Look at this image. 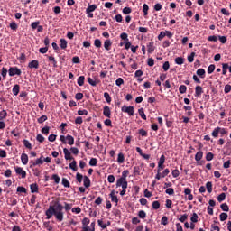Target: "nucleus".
Instances as JSON below:
<instances>
[{
	"mask_svg": "<svg viewBox=\"0 0 231 231\" xmlns=\"http://www.w3.org/2000/svg\"><path fill=\"white\" fill-rule=\"evenodd\" d=\"M97 10V5H88L86 9V14H91V12H95Z\"/></svg>",
	"mask_w": 231,
	"mask_h": 231,
	"instance_id": "nucleus-23",
	"label": "nucleus"
},
{
	"mask_svg": "<svg viewBox=\"0 0 231 231\" xmlns=\"http://www.w3.org/2000/svg\"><path fill=\"white\" fill-rule=\"evenodd\" d=\"M19 89H20V87L19 85H14L13 87V94L17 97V95H19Z\"/></svg>",
	"mask_w": 231,
	"mask_h": 231,
	"instance_id": "nucleus-40",
	"label": "nucleus"
},
{
	"mask_svg": "<svg viewBox=\"0 0 231 231\" xmlns=\"http://www.w3.org/2000/svg\"><path fill=\"white\" fill-rule=\"evenodd\" d=\"M63 153L65 156V160H73V156H71V152L68 150V148L63 149Z\"/></svg>",
	"mask_w": 231,
	"mask_h": 231,
	"instance_id": "nucleus-15",
	"label": "nucleus"
},
{
	"mask_svg": "<svg viewBox=\"0 0 231 231\" xmlns=\"http://www.w3.org/2000/svg\"><path fill=\"white\" fill-rule=\"evenodd\" d=\"M217 199L219 203H222V201H225L226 199V193H221L217 197Z\"/></svg>",
	"mask_w": 231,
	"mask_h": 231,
	"instance_id": "nucleus-28",
	"label": "nucleus"
},
{
	"mask_svg": "<svg viewBox=\"0 0 231 231\" xmlns=\"http://www.w3.org/2000/svg\"><path fill=\"white\" fill-rule=\"evenodd\" d=\"M21 162H22L23 165H28V154L22 153Z\"/></svg>",
	"mask_w": 231,
	"mask_h": 231,
	"instance_id": "nucleus-20",
	"label": "nucleus"
},
{
	"mask_svg": "<svg viewBox=\"0 0 231 231\" xmlns=\"http://www.w3.org/2000/svg\"><path fill=\"white\" fill-rule=\"evenodd\" d=\"M124 162H125V157L124 156V153H118L117 163H124Z\"/></svg>",
	"mask_w": 231,
	"mask_h": 231,
	"instance_id": "nucleus-27",
	"label": "nucleus"
},
{
	"mask_svg": "<svg viewBox=\"0 0 231 231\" xmlns=\"http://www.w3.org/2000/svg\"><path fill=\"white\" fill-rule=\"evenodd\" d=\"M23 145L26 147V149H32V143L26 139L23 140Z\"/></svg>",
	"mask_w": 231,
	"mask_h": 231,
	"instance_id": "nucleus-58",
	"label": "nucleus"
},
{
	"mask_svg": "<svg viewBox=\"0 0 231 231\" xmlns=\"http://www.w3.org/2000/svg\"><path fill=\"white\" fill-rule=\"evenodd\" d=\"M82 223V231H89V223H91V220L88 217H84L81 221Z\"/></svg>",
	"mask_w": 231,
	"mask_h": 231,
	"instance_id": "nucleus-6",
	"label": "nucleus"
},
{
	"mask_svg": "<svg viewBox=\"0 0 231 231\" xmlns=\"http://www.w3.org/2000/svg\"><path fill=\"white\" fill-rule=\"evenodd\" d=\"M122 113H127L129 116H134V106H123L121 107Z\"/></svg>",
	"mask_w": 231,
	"mask_h": 231,
	"instance_id": "nucleus-3",
	"label": "nucleus"
},
{
	"mask_svg": "<svg viewBox=\"0 0 231 231\" xmlns=\"http://www.w3.org/2000/svg\"><path fill=\"white\" fill-rule=\"evenodd\" d=\"M33 176L39 178L41 176V170L39 168H32Z\"/></svg>",
	"mask_w": 231,
	"mask_h": 231,
	"instance_id": "nucleus-36",
	"label": "nucleus"
},
{
	"mask_svg": "<svg viewBox=\"0 0 231 231\" xmlns=\"http://www.w3.org/2000/svg\"><path fill=\"white\" fill-rule=\"evenodd\" d=\"M179 91L181 95L187 93V86L185 85H180L179 88Z\"/></svg>",
	"mask_w": 231,
	"mask_h": 231,
	"instance_id": "nucleus-43",
	"label": "nucleus"
},
{
	"mask_svg": "<svg viewBox=\"0 0 231 231\" xmlns=\"http://www.w3.org/2000/svg\"><path fill=\"white\" fill-rule=\"evenodd\" d=\"M167 37L166 31H162L160 34L157 36L158 41H163Z\"/></svg>",
	"mask_w": 231,
	"mask_h": 231,
	"instance_id": "nucleus-31",
	"label": "nucleus"
},
{
	"mask_svg": "<svg viewBox=\"0 0 231 231\" xmlns=\"http://www.w3.org/2000/svg\"><path fill=\"white\" fill-rule=\"evenodd\" d=\"M97 163H98V160L97 158H91L89 161L90 167H97Z\"/></svg>",
	"mask_w": 231,
	"mask_h": 231,
	"instance_id": "nucleus-39",
	"label": "nucleus"
},
{
	"mask_svg": "<svg viewBox=\"0 0 231 231\" xmlns=\"http://www.w3.org/2000/svg\"><path fill=\"white\" fill-rule=\"evenodd\" d=\"M103 115L106 118H111V108L108 106L103 107Z\"/></svg>",
	"mask_w": 231,
	"mask_h": 231,
	"instance_id": "nucleus-10",
	"label": "nucleus"
},
{
	"mask_svg": "<svg viewBox=\"0 0 231 231\" xmlns=\"http://www.w3.org/2000/svg\"><path fill=\"white\" fill-rule=\"evenodd\" d=\"M154 50H156V47H154V42H149L147 44L148 53H154Z\"/></svg>",
	"mask_w": 231,
	"mask_h": 231,
	"instance_id": "nucleus-17",
	"label": "nucleus"
},
{
	"mask_svg": "<svg viewBox=\"0 0 231 231\" xmlns=\"http://www.w3.org/2000/svg\"><path fill=\"white\" fill-rule=\"evenodd\" d=\"M14 169L18 176H21L22 178H26V171H24L23 168L19 166L14 167Z\"/></svg>",
	"mask_w": 231,
	"mask_h": 231,
	"instance_id": "nucleus-8",
	"label": "nucleus"
},
{
	"mask_svg": "<svg viewBox=\"0 0 231 231\" xmlns=\"http://www.w3.org/2000/svg\"><path fill=\"white\" fill-rule=\"evenodd\" d=\"M87 81L88 82V84H90V86H93V87L97 86V84H100V80L98 79L93 80V79L91 78H88Z\"/></svg>",
	"mask_w": 231,
	"mask_h": 231,
	"instance_id": "nucleus-21",
	"label": "nucleus"
},
{
	"mask_svg": "<svg viewBox=\"0 0 231 231\" xmlns=\"http://www.w3.org/2000/svg\"><path fill=\"white\" fill-rule=\"evenodd\" d=\"M6 116H8V112H6V110H2L0 112V121L6 120Z\"/></svg>",
	"mask_w": 231,
	"mask_h": 231,
	"instance_id": "nucleus-26",
	"label": "nucleus"
},
{
	"mask_svg": "<svg viewBox=\"0 0 231 231\" xmlns=\"http://www.w3.org/2000/svg\"><path fill=\"white\" fill-rule=\"evenodd\" d=\"M219 131H220V127L219 126L216 127L211 133V136H213V138H217V136H219Z\"/></svg>",
	"mask_w": 231,
	"mask_h": 231,
	"instance_id": "nucleus-24",
	"label": "nucleus"
},
{
	"mask_svg": "<svg viewBox=\"0 0 231 231\" xmlns=\"http://www.w3.org/2000/svg\"><path fill=\"white\" fill-rule=\"evenodd\" d=\"M64 208H65L66 212H69V210H71V208H73V204L64 202Z\"/></svg>",
	"mask_w": 231,
	"mask_h": 231,
	"instance_id": "nucleus-33",
	"label": "nucleus"
},
{
	"mask_svg": "<svg viewBox=\"0 0 231 231\" xmlns=\"http://www.w3.org/2000/svg\"><path fill=\"white\" fill-rule=\"evenodd\" d=\"M184 62H185V59L181 57H177L175 59V63H177L179 66H181V64H184Z\"/></svg>",
	"mask_w": 231,
	"mask_h": 231,
	"instance_id": "nucleus-35",
	"label": "nucleus"
},
{
	"mask_svg": "<svg viewBox=\"0 0 231 231\" xmlns=\"http://www.w3.org/2000/svg\"><path fill=\"white\" fill-rule=\"evenodd\" d=\"M69 169H71L74 171H77V161H73L71 163H69Z\"/></svg>",
	"mask_w": 231,
	"mask_h": 231,
	"instance_id": "nucleus-49",
	"label": "nucleus"
},
{
	"mask_svg": "<svg viewBox=\"0 0 231 231\" xmlns=\"http://www.w3.org/2000/svg\"><path fill=\"white\" fill-rule=\"evenodd\" d=\"M48 60L50 62H52L53 68H57V60H55V57L53 56H48Z\"/></svg>",
	"mask_w": 231,
	"mask_h": 231,
	"instance_id": "nucleus-32",
	"label": "nucleus"
},
{
	"mask_svg": "<svg viewBox=\"0 0 231 231\" xmlns=\"http://www.w3.org/2000/svg\"><path fill=\"white\" fill-rule=\"evenodd\" d=\"M206 189H207L208 194L212 193V182L208 181L206 183Z\"/></svg>",
	"mask_w": 231,
	"mask_h": 231,
	"instance_id": "nucleus-46",
	"label": "nucleus"
},
{
	"mask_svg": "<svg viewBox=\"0 0 231 231\" xmlns=\"http://www.w3.org/2000/svg\"><path fill=\"white\" fill-rule=\"evenodd\" d=\"M104 98L106 100L107 104H111V96L109 95V93L105 92Z\"/></svg>",
	"mask_w": 231,
	"mask_h": 231,
	"instance_id": "nucleus-54",
	"label": "nucleus"
},
{
	"mask_svg": "<svg viewBox=\"0 0 231 231\" xmlns=\"http://www.w3.org/2000/svg\"><path fill=\"white\" fill-rule=\"evenodd\" d=\"M46 120H48V116H42L41 117H39L37 119L38 124H44V122H46Z\"/></svg>",
	"mask_w": 231,
	"mask_h": 231,
	"instance_id": "nucleus-42",
	"label": "nucleus"
},
{
	"mask_svg": "<svg viewBox=\"0 0 231 231\" xmlns=\"http://www.w3.org/2000/svg\"><path fill=\"white\" fill-rule=\"evenodd\" d=\"M185 196H188L189 201H192L194 199V196L192 195V190H190L189 188H186L184 189Z\"/></svg>",
	"mask_w": 231,
	"mask_h": 231,
	"instance_id": "nucleus-14",
	"label": "nucleus"
},
{
	"mask_svg": "<svg viewBox=\"0 0 231 231\" xmlns=\"http://www.w3.org/2000/svg\"><path fill=\"white\" fill-rule=\"evenodd\" d=\"M28 68L30 69H39V60H33L31 62L28 63Z\"/></svg>",
	"mask_w": 231,
	"mask_h": 231,
	"instance_id": "nucleus-9",
	"label": "nucleus"
},
{
	"mask_svg": "<svg viewBox=\"0 0 231 231\" xmlns=\"http://www.w3.org/2000/svg\"><path fill=\"white\" fill-rule=\"evenodd\" d=\"M140 166L134 167V176H140Z\"/></svg>",
	"mask_w": 231,
	"mask_h": 231,
	"instance_id": "nucleus-59",
	"label": "nucleus"
},
{
	"mask_svg": "<svg viewBox=\"0 0 231 231\" xmlns=\"http://www.w3.org/2000/svg\"><path fill=\"white\" fill-rule=\"evenodd\" d=\"M36 165H42L44 163V162L46 163H51V158L50 157H46L44 158V156H41L40 158L36 159Z\"/></svg>",
	"mask_w": 231,
	"mask_h": 231,
	"instance_id": "nucleus-5",
	"label": "nucleus"
},
{
	"mask_svg": "<svg viewBox=\"0 0 231 231\" xmlns=\"http://www.w3.org/2000/svg\"><path fill=\"white\" fill-rule=\"evenodd\" d=\"M203 159V151L197 152L195 155V160L198 162V165H202L205 163V161H201Z\"/></svg>",
	"mask_w": 231,
	"mask_h": 231,
	"instance_id": "nucleus-7",
	"label": "nucleus"
},
{
	"mask_svg": "<svg viewBox=\"0 0 231 231\" xmlns=\"http://www.w3.org/2000/svg\"><path fill=\"white\" fill-rule=\"evenodd\" d=\"M220 208L224 211V212H228V210H230V208L228 207L227 203H223L220 205Z\"/></svg>",
	"mask_w": 231,
	"mask_h": 231,
	"instance_id": "nucleus-38",
	"label": "nucleus"
},
{
	"mask_svg": "<svg viewBox=\"0 0 231 231\" xmlns=\"http://www.w3.org/2000/svg\"><path fill=\"white\" fill-rule=\"evenodd\" d=\"M230 91H231V85H226L225 86V88H224V93H226V94H228V93H230Z\"/></svg>",
	"mask_w": 231,
	"mask_h": 231,
	"instance_id": "nucleus-63",
	"label": "nucleus"
},
{
	"mask_svg": "<svg viewBox=\"0 0 231 231\" xmlns=\"http://www.w3.org/2000/svg\"><path fill=\"white\" fill-rule=\"evenodd\" d=\"M61 183H62L63 187L69 189L70 184H69V180H68V179L63 178Z\"/></svg>",
	"mask_w": 231,
	"mask_h": 231,
	"instance_id": "nucleus-37",
	"label": "nucleus"
},
{
	"mask_svg": "<svg viewBox=\"0 0 231 231\" xmlns=\"http://www.w3.org/2000/svg\"><path fill=\"white\" fill-rule=\"evenodd\" d=\"M60 46L61 50H66V48H68V41H66V39L61 38L60 40Z\"/></svg>",
	"mask_w": 231,
	"mask_h": 231,
	"instance_id": "nucleus-22",
	"label": "nucleus"
},
{
	"mask_svg": "<svg viewBox=\"0 0 231 231\" xmlns=\"http://www.w3.org/2000/svg\"><path fill=\"white\" fill-rule=\"evenodd\" d=\"M152 207L153 210H158L160 208V202L158 200L153 201Z\"/></svg>",
	"mask_w": 231,
	"mask_h": 231,
	"instance_id": "nucleus-51",
	"label": "nucleus"
},
{
	"mask_svg": "<svg viewBox=\"0 0 231 231\" xmlns=\"http://www.w3.org/2000/svg\"><path fill=\"white\" fill-rule=\"evenodd\" d=\"M115 194H116V191H115V189H113L111 191V193L109 194V196L111 198V201L113 203H116V205H118V197L116 195H115Z\"/></svg>",
	"mask_w": 231,
	"mask_h": 231,
	"instance_id": "nucleus-12",
	"label": "nucleus"
},
{
	"mask_svg": "<svg viewBox=\"0 0 231 231\" xmlns=\"http://www.w3.org/2000/svg\"><path fill=\"white\" fill-rule=\"evenodd\" d=\"M171 68V64L169 63V61H165L162 65V69L164 71H169V69Z\"/></svg>",
	"mask_w": 231,
	"mask_h": 231,
	"instance_id": "nucleus-57",
	"label": "nucleus"
},
{
	"mask_svg": "<svg viewBox=\"0 0 231 231\" xmlns=\"http://www.w3.org/2000/svg\"><path fill=\"white\" fill-rule=\"evenodd\" d=\"M214 160V153L212 152H208L206 154V161L207 162H212Z\"/></svg>",
	"mask_w": 231,
	"mask_h": 231,
	"instance_id": "nucleus-41",
	"label": "nucleus"
},
{
	"mask_svg": "<svg viewBox=\"0 0 231 231\" xmlns=\"http://www.w3.org/2000/svg\"><path fill=\"white\" fill-rule=\"evenodd\" d=\"M205 73H206V71H205L204 69H199L197 70V75H198L199 77H200V79H205Z\"/></svg>",
	"mask_w": 231,
	"mask_h": 231,
	"instance_id": "nucleus-29",
	"label": "nucleus"
},
{
	"mask_svg": "<svg viewBox=\"0 0 231 231\" xmlns=\"http://www.w3.org/2000/svg\"><path fill=\"white\" fill-rule=\"evenodd\" d=\"M138 216L141 219H145L147 217V213H145L143 210H140L138 212Z\"/></svg>",
	"mask_w": 231,
	"mask_h": 231,
	"instance_id": "nucleus-48",
	"label": "nucleus"
},
{
	"mask_svg": "<svg viewBox=\"0 0 231 231\" xmlns=\"http://www.w3.org/2000/svg\"><path fill=\"white\" fill-rule=\"evenodd\" d=\"M127 176H129V171L125 170V171L122 172L121 178H119L118 180L126 181Z\"/></svg>",
	"mask_w": 231,
	"mask_h": 231,
	"instance_id": "nucleus-25",
	"label": "nucleus"
},
{
	"mask_svg": "<svg viewBox=\"0 0 231 231\" xmlns=\"http://www.w3.org/2000/svg\"><path fill=\"white\" fill-rule=\"evenodd\" d=\"M111 46H113V42H111V40H106L104 42V48L105 50H106V51H109V50H111Z\"/></svg>",
	"mask_w": 231,
	"mask_h": 231,
	"instance_id": "nucleus-18",
	"label": "nucleus"
},
{
	"mask_svg": "<svg viewBox=\"0 0 231 231\" xmlns=\"http://www.w3.org/2000/svg\"><path fill=\"white\" fill-rule=\"evenodd\" d=\"M215 69H216V65H214V64L209 65L208 67V75H212V73H214Z\"/></svg>",
	"mask_w": 231,
	"mask_h": 231,
	"instance_id": "nucleus-34",
	"label": "nucleus"
},
{
	"mask_svg": "<svg viewBox=\"0 0 231 231\" xmlns=\"http://www.w3.org/2000/svg\"><path fill=\"white\" fill-rule=\"evenodd\" d=\"M60 140L64 144L68 143L69 145H73L75 143V138H73L70 134H68L67 136L60 135ZM66 140L68 142H66Z\"/></svg>",
	"mask_w": 231,
	"mask_h": 231,
	"instance_id": "nucleus-2",
	"label": "nucleus"
},
{
	"mask_svg": "<svg viewBox=\"0 0 231 231\" xmlns=\"http://www.w3.org/2000/svg\"><path fill=\"white\" fill-rule=\"evenodd\" d=\"M94 46H96V48H102V42L100 39H96L94 41Z\"/></svg>",
	"mask_w": 231,
	"mask_h": 231,
	"instance_id": "nucleus-52",
	"label": "nucleus"
},
{
	"mask_svg": "<svg viewBox=\"0 0 231 231\" xmlns=\"http://www.w3.org/2000/svg\"><path fill=\"white\" fill-rule=\"evenodd\" d=\"M83 185L86 189H89V187H91V180H89L88 176H84Z\"/></svg>",
	"mask_w": 231,
	"mask_h": 231,
	"instance_id": "nucleus-16",
	"label": "nucleus"
},
{
	"mask_svg": "<svg viewBox=\"0 0 231 231\" xmlns=\"http://www.w3.org/2000/svg\"><path fill=\"white\" fill-rule=\"evenodd\" d=\"M138 113L143 120H147V116H145V112L143 111V108H139Z\"/></svg>",
	"mask_w": 231,
	"mask_h": 231,
	"instance_id": "nucleus-30",
	"label": "nucleus"
},
{
	"mask_svg": "<svg viewBox=\"0 0 231 231\" xmlns=\"http://www.w3.org/2000/svg\"><path fill=\"white\" fill-rule=\"evenodd\" d=\"M171 175H172L174 178H178V176H180V170H178V169L173 170L172 172H171Z\"/></svg>",
	"mask_w": 231,
	"mask_h": 231,
	"instance_id": "nucleus-64",
	"label": "nucleus"
},
{
	"mask_svg": "<svg viewBox=\"0 0 231 231\" xmlns=\"http://www.w3.org/2000/svg\"><path fill=\"white\" fill-rule=\"evenodd\" d=\"M199 217H198V214L193 213L192 217H190L191 223H198V219Z\"/></svg>",
	"mask_w": 231,
	"mask_h": 231,
	"instance_id": "nucleus-53",
	"label": "nucleus"
},
{
	"mask_svg": "<svg viewBox=\"0 0 231 231\" xmlns=\"http://www.w3.org/2000/svg\"><path fill=\"white\" fill-rule=\"evenodd\" d=\"M84 80H86V78L84 76H79L78 78V85L84 86Z\"/></svg>",
	"mask_w": 231,
	"mask_h": 231,
	"instance_id": "nucleus-45",
	"label": "nucleus"
},
{
	"mask_svg": "<svg viewBox=\"0 0 231 231\" xmlns=\"http://www.w3.org/2000/svg\"><path fill=\"white\" fill-rule=\"evenodd\" d=\"M64 206L60 204L59 200L54 201L53 206H49V208L45 211L46 219H51L55 216L57 221H64Z\"/></svg>",
	"mask_w": 231,
	"mask_h": 231,
	"instance_id": "nucleus-1",
	"label": "nucleus"
},
{
	"mask_svg": "<svg viewBox=\"0 0 231 231\" xmlns=\"http://www.w3.org/2000/svg\"><path fill=\"white\" fill-rule=\"evenodd\" d=\"M194 57H196V52H191L189 56H188V62H194Z\"/></svg>",
	"mask_w": 231,
	"mask_h": 231,
	"instance_id": "nucleus-60",
	"label": "nucleus"
},
{
	"mask_svg": "<svg viewBox=\"0 0 231 231\" xmlns=\"http://www.w3.org/2000/svg\"><path fill=\"white\" fill-rule=\"evenodd\" d=\"M9 77H15V75L21 76V69L17 68V67H10L9 68Z\"/></svg>",
	"mask_w": 231,
	"mask_h": 231,
	"instance_id": "nucleus-4",
	"label": "nucleus"
},
{
	"mask_svg": "<svg viewBox=\"0 0 231 231\" xmlns=\"http://www.w3.org/2000/svg\"><path fill=\"white\" fill-rule=\"evenodd\" d=\"M161 225H164V226L169 225V218L166 216L162 217Z\"/></svg>",
	"mask_w": 231,
	"mask_h": 231,
	"instance_id": "nucleus-44",
	"label": "nucleus"
},
{
	"mask_svg": "<svg viewBox=\"0 0 231 231\" xmlns=\"http://www.w3.org/2000/svg\"><path fill=\"white\" fill-rule=\"evenodd\" d=\"M165 192L169 195V196H174V189L172 188H168Z\"/></svg>",
	"mask_w": 231,
	"mask_h": 231,
	"instance_id": "nucleus-62",
	"label": "nucleus"
},
{
	"mask_svg": "<svg viewBox=\"0 0 231 231\" xmlns=\"http://www.w3.org/2000/svg\"><path fill=\"white\" fill-rule=\"evenodd\" d=\"M219 217H220V221H226L228 219V214L221 213Z\"/></svg>",
	"mask_w": 231,
	"mask_h": 231,
	"instance_id": "nucleus-55",
	"label": "nucleus"
},
{
	"mask_svg": "<svg viewBox=\"0 0 231 231\" xmlns=\"http://www.w3.org/2000/svg\"><path fill=\"white\" fill-rule=\"evenodd\" d=\"M143 12L144 14V16L145 15H148V12H149V5L147 4H143Z\"/></svg>",
	"mask_w": 231,
	"mask_h": 231,
	"instance_id": "nucleus-50",
	"label": "nucleus"
},
{
	"mask_svg": "<svg viewBox=\"0 0 231 231\" xmlns=\"http://www.w3.org/2000/svg\"><path fill=\"white\" fill-rule=\"evenodd\" d=\"M76 180L78 182L82 183V180H84V176L82 174H80L79 172H78L76 174Z\"/></svg>",
	"mask_w": 231,
	"mask_h": 231,
	"instance_id": "nucleus-56",
	"label": "nucleus"
},
{
	"mask_svg": "<svg viewBox=\"0 0 231 231\" xmlns=\"http://www.w3.org/2000/svg\"><path fill=\"white\" fill-rule=\"evenodd\" d=\"M97 225H98V226H100V228H103V230L107 228V226H106V224H104V221H102L100 219L97 220Z\"/></svg>",
	"mask_w": 231,
	"mask_h": 231,
	"instance_id": "nucleus-61",
	"label": "nucleus"
},
{
	"mask_svg": "<svg viewBox=\"0 0 231 231\" xmlns=\"http://www.w3.org/2000/svg\"><path fill=\"white\" fill-rule=\"evenodd\" d=\"M30 189L32 194H35L39 192V185H37V183H32L30 185Z\"/></svg>",
	"mask_w": 231,
	"mask_h": 231,
	"instance_id": "nucleus-19",
	"label": "nucleus"
},
{
	"mask_svg": "<svg viewBox=\"0 0 231 231\" xmlns=\"http://www.w3.org/2000/svg\"><path fill=\"white\" fill-rule=\"evenodd\" d=\"M228 69V63L222 64V75H226Z\"/></svg>",
	"mask_w": 231,
	"mask_h": 231,
	"instance_id": "nucleus-47",
	"label": "nucleus"
},
{
	"mask_svg": "<svg viewBox=\"0 0 231 231\" xmlns=\"http://www.w3.org/2000/svg\"><path fill=\"white\" fill-rule=\"evenodd\" d=\"M203 95V88L199 85L196 86L195 88V97H200Z\"/></svg>",
	"mask_w": 231,
	"mask_h": 231,
	"instance_id": "nucleus-11",
	"label": "nucleus"
},
{
	"mask_svg": "<svg viewBox=\"0 0 231 231\" xmlns=\"http://www.w3.org/2000/svg\"><path fill=\"white\" fill-rule=\"evenodd\" d=\"M116 187H122L123 189H127V180H117Z\"/></svg>",
	"mask_w": 231,
	"mask_h": 231,
	"instance_id": "nucleus-13",
	"label": "nucleus"
}]
</instances>
